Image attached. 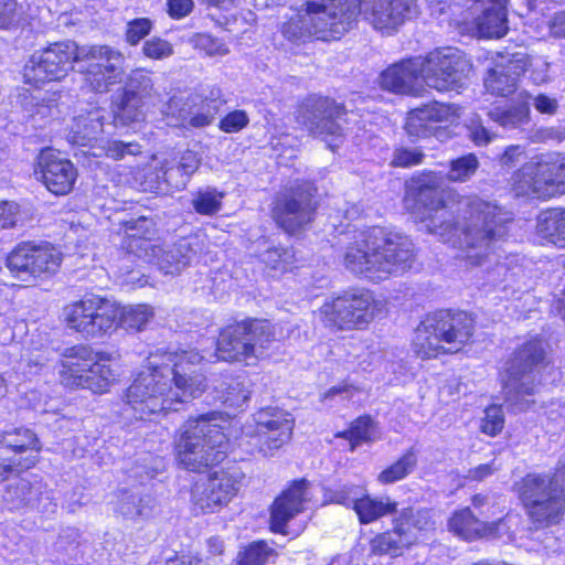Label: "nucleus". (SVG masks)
<instances>
[{
  "label": "nucleus",
  "mask_w": 565,
  "mask_h": 565,
  "mask_svg": "<svg viewBox=\"0 0 565 565\" xmlns=\"http://www.w3.org/2000/svg\"><path fill=\"white\" fill-rule=\"evenodd\" d=\"M440 185L436 173L422 180L417 193V204L424 210L422 221L429 233L458 246L470 265H481L505 235L507 217L497 205L478 196L448 193L444 200Z\"/></svg>",
  "instance_id": "obj_1"
},
{
  "label": "nucleus",
  "mask_w": 565,
  "mask_h": 565,
  "mask_svg": "<svg viewBox=\"0 0 565 565\" xmlns=\"http://www.w3.org/2000/svg\"><path fill=\"white\" fill-rule=\"evenodd\" d=\"M202 361L195 350L151 353L125 394L134 416L143 420L199 397L206 388L205 376L198 369Z\"/></svg>",
  "instance_id": "obj_2"
},
{
  "label": "nucleus",
  "mask_w": 565,
  "mask_h": 565,
  "mask_svg": "<svg viewBox=\"0 0 565 565\" xmlns=\"http://www.w3.org/2000/svg\"><path fill=\"white\" fill-rule=\"evenodd\" d=\"M414 258L408 236L376 226L354 236L344 249L343 265L356 276L380 281L408 270Z\"/></svg>",
  "instance_id": "obj_3"
},
{
  "label": "nucleus",
  "mask_w": 565,
  "mask_h": 565,
  "mask_svg": "<svg viewBox=\"0 0 565 565\" xmlns=\"http://www.w3.org/2000/svg\"><path fill=\"white\" fill-rule=\"evenodd\" d=\"M124 243L127 253L118 265L120 276L131 274V255L154 264L163 275L175 276L181 274L196 255L201 247L199 237H182L173 244H157L152 236L157 234L156 222L147 216L130 218L122 223Z\"/></svg>",
  "instance_id": "obj_4"
},
{
  "label": "nucleus",
  "mask_w": 565,
  "mask_h": 565,
  "mask_svg": "<svg viewBox=\"0 0 565 565\" xmlns=\"http://www.w3.org/2000/svg\"><path fill=\"white\" fill-rule=\"evenodd\" d=\"M358 0H308L306 9L284 22L282 35L301 43L311 38L329 41L339 39L356 19Z\"/></svg>",
  "instance_id": "obj_5"
},
{
  "label": "nucleus",
  "mask_w": 565,
  "mask_h": 565,
  "mask_svg": "<svg viewBox=\"0 0 565 565\" xmlns=\"http://www.w3.org/2000/svg\"><path fill=\"white\" fill-rule=\"evenodd\" d=\"M475 321L465 311L439 310L427 315L415 329L413 350L422 359L459 352L473 335Z\"/></svg>",
  "instance_id": "obj_6"
},
{
  "label": "nucleus",
  "mask_w": 565,
  "mask_h": 565,
  "mask_svg": "<svg viewBox=\"0 0 565 565\" xmlns=\"http://www.w3.org/2000/svg\"><path fill=\"white\" fill-rule=\"evenodd\" d=\"M548 364L543 341L539 338L525 341L514 351L508 361L503 393L515 411H524L534 403L530 397L537 392L541 373Z\"/></svg>",
  "instance_id": "obj_7"
},
{
  "label": "nucleus",
  "mask_w": 565,
  "mask_h": 565,
  "mask_svg": "<svg viewBox=\"0 0 565 565\" xmlns=\"http://www.w3.org/2000/svg\"><path fill=\"white\" fill-rule=\"evenodd\" d=\"M519 492L533 523L540 526L558 523L565 512V460L558 462L554 473H527Z\"/></svg>",
  "instance_id": "obj_8"
},
{
  "label": "nucleus",
  "mask_w": 565,
  "mask_h": 565,
  "mask_svg": "<svg viewBox=\"0 0 565 565\" xmlns=\"http://www.w3.org/2000/svg\"><path fill=\"white\" fill-rule=\"evenodd\" d=\"M226 449L225 434L209 415L189 419L175 443L179 463L192 471L221 462L226 456Z\"/></svg>",
  "instance_id": "obj_9"
},
{
  "label": "nucleus",
  "mask_w": 565,
  "mask_h": 565,
  "mask_svg": "<svg viewBox=\"0 0 565 565\" xmlns=\"http://www.w3.org/2000/svg\"><path fill=\"white\" fill-rule=\"evenodd\" d=\"M511 189L515 196L542 200L564 194L565 156H535L513 173Z\"/></svg>",
  "instance_id": "obj_10"
},
{
  "label": "nucleus",
  "mask_w": 565,
  "mask_h": 565,
  "mask_svg": "<svg viewBox=\"0 0 565 565\" xmlns=\"http://www.w3.org/2000/svg\"><path fill=\"white\" fill-rule=\"evenodd\" d=\"M60 371L61 382L70 388H87L96 394L105 393L116 381V374L105 363L104 354L88 345H75L64 352Z\"/></svg>",
  "instance_id": "obj_11"
},
{
  "label": "nucleus",
  "mask_w": 565,
  "mask_h": 565,
  "mask_svg": "<svg viewBox=\"0 0 565 565\" xmlns=\"http://www.w3.org/2000/svg\"><path fill=\"white\" fill-rule=\"evenodd\" d=\"M275 341L273 326L267 320H244L223 329L216 343V356L222 361L260 359Z\"/></svg>",
  "instance_id": "obj_12"
},
{
  "label": "nucleus",
  "mask_w": 565,
  "mask_h": 565,
  "mask_svg": "<svg viewBox=\"0 0 565 565\" xmlns=\"http://www.w3.org/2000/svg\"><path fill=\"white\" fill-rule=\"evenodd\" d=\"M385 309L367 290L347 291L329 299L318 310L321 322L334 330L363 329Z\"/></svg>",
  "instance_id": "obj_13"
},
{
  "label": "nucleus",
  "mask_w": 565,
  "mask_h": 565,
  "mask_svg": "<svg viewBox=\"0 0 565 565\" xmlns=\"http://www.w3.org/2000/svg\"><path fill=\"white\" fill-rule=\"evenodd\" d=\"M431 14L441 15L449 10L455 15L459 9L466 13L458 23L473 25L482 38H501L507 34L505 0H427Z\"/></svg>",
  "instance_id": "obj_14"
},
{
  "label": "nucleus",
  "mask_w": 565,
  "mask_h": 565,
  "mask_svg": "<svg viewBox=\"0 0 565 565\" xmlns=\"http://www.w3.org/2000/svg\"><path fill=\"white\" fill-rule=\"evenodd\" d=\"M119 305L109 299L90 296L65 308L70 329L85 337L99 338L118 328Z\"/></svg>",
  "instance_id": "obj_15"
},
{
  "label": "nucleus",
  "mask_w": 565,
  "mask_h": 565,
  "mask_svg": "<svg viewBox=\"0 0 565 565\" xmlns=\"http://www.w3.org/2000/svg\"><path fill=\"white\" fill-rule=\"evenodd\" d=\"M78 63L84 84L92 92L106 93L124 78L125 56L109 45L82 46Z\"/></svg>",
  "instance_id": "obj_16"
},
{
  "label": "nucleus",
  "mask_w": 565,
  "mask_h": 565,
  "mask_svg": "<svg viewBox=\"0 0 565 565\" xmlns=\"http://www.w3.org/2000/svg\"><path fill=\"white\" fill-rule=\"evenodd\" d=\"M81 47L73 41H65L35 52L24 65V82L40 87L47 82L61 81L78 62Z\"/></svg>",
  "instance_id": "obj_17"
},
{
  "label": "nucleus",
  "mask_w": 565,
  "mask_h": 565,
  "mask_svg": "<svg viewBox=\"0 0 565 565\" xmlns=\"http://www.w3.org/2000/svg\"><path fill=\"white\" fill-rule=\"evenodd\" d=\"M344 114V107L328 97L308 96L299 106L297 120L313 137L321 138L334 150L342 142L343 134L339 120Z\"/></svg>",
  "instance_id": "obj_18"
},
{
  "label": "nucleus",
  "mask_w": 565,
  "mask_h": 565,
  "mask_svg": "<svg viewBox=\"0 0 565 565\" xmlns=\"http://www.w3.org/2000/svg\"><path fill=\"white\" fill-rule=\"evenodd\" d=\"M470 67V62L458 49H438L420 57V78L438 92L452 90L461 86Z\"/></svg>",
  "instance_id": "obj_19"
},
{
  "label": "nucleus",
  "mask_w": 565,
  "mask_h": 565,
  "mask_svg": "<svg viewBox=\"0 0 565 565\" xmlns=\"http://www.w3.org/2000/svg\"><path fill=\"white\" fill-rule=\"evenodd\" d=\"M62 263V253L51 244L22 243L7 257V266L19 279L34 282L54 275Z\"/></svg>",
  "instance_id": "obj_20"
},
{
  "label": "nucleus",
  "mask_w": 565,
  "mask_h": 565,
  "mask_svg": "<svg viewBox=\"0 0 565 565\" xmlns=\"http://www.w3.org/2000/svg\"><path fill=\"white\" fill-rule=\"evenodd\" d=\"M317 189L310 182H297L281 193L275 202L273 217L288 233H296L308 225L316 212L313 198Z\"/></svg>",
  "instance_id": "obj_21"
},
{
  "label": "nucleus",
  "mask_w": 565,
  "mask_h": 565,
  "mask_svg": "<svg viewBox=\"0 0 565 565\" xmlns=\"http://www.w3.org/2000/svg\"><path fill=\"white\" fill-rule=\"evenodd\" d=\"M254 424H247L243 434L253 448L264 456H270L286 444L292 433L294 419L279 409H262L254 415Z\"/></svg>",
  "instance_id": "obj_22"
},
{
  "label": "nucleus",
  "mask_w": 565,
  "mask_h": 565,
  "mask_svg": "<svg viewBox=\"0 0 565 565\" xmlns=\"http://www.w3.org/2000/svg\"><path fill=\"white\" fill-rule=\"evenodd\" d=\"M221 102L201 95L186 98L172 97L168 102L164 116L167 124L185 130L202 129L211 126L220 113Z\"/></svg>",
  "instance_id": "obj_23"
},
{
  "label": "nucleus",
  "mask_w": 565,
  "mask_h": 565,
  "mask_svg": "<svg viewBox=\"0 0 565 565\" xmlns=\"http://www.w3.org/2000/svg\"><path fill=\"white\" fill-rule=\"evenodd\" d=\"M374 29L391 33L418 14L417 0H358L356 15Z\"/></svg>",
  "instance_id": "obj_24"
},
{
  "label": "nucleus",
  "mask_w": 565,
  "mask_h": 565,
  "mask_svg": "<svg viewBox=\"0 0 565 565\" xmlns=\"http://www.w3.org/2000/svg\"><path fill=\"white\" fill-rule=\"evenodd\" d=\"M239 480L225 470L214 471L205 480L195 482L192 502L203 513L214 512L226 505L237 493Z\"/></svg>",
  "instance_id": "obj_25"
},
{
  "label": "nucleus",
  "mask_w": 565,
  "mask_h": 565,
  "mask_svg": "<svg viewBox=\"0 0 565 565\" xmlns=\"http://www.w3.org/2000/svg\"><path fill=\"white\" fill-rule=\"evenodd\" d=\"M315 489L307 480L295 481L271 508L270 527L277 533H287V523L303 510V505L312 500Z\"/></svg>",
  "instance_id": "obj_26"
},
{
  "label": "nucleus",
  "mask_w": 565,
  "mask_h": 565,
  "mask_svg": "<svg viewBox=\"0 0 565 565\" xmlns=\"http://www.w3.org/2000/svg\"><path fill=\"white\" fill-rule=\"evenodd\" d=\"M36 173L47 190L57 195L68 193L77 175L74 164L51 149L41 152Z\"/></svg>",
  "instance_id": "obj_27"
},
{
  "label": "nucleus",
  "mask_w": 565,
  "mask_h": 565,
  "mask_svg": "<svg viewBox=\"0 0 565 565\" xmlns=\"http://www.w3.org/2000/svg\"><path fill=\"white\" fill-rule=\"evenodd\" d=\"M420 57L404 60L384 70L380 76L383 89L402 95H417L422 86Z\"/></svg>",
  "instance_id": "obj_28"
},
{
  "label": "nucleus",
  "mask_w": 565,
  "mask_h": 565,
  "mask_svg": "<svg viewBox=\"0 0 565 565\" xmlns=\"http://www.w3.org/2000/svg\"><path fill=\"white\" fill-rule=\"evenodd\" d=\"M458 107L434 102L411 110L405 129L409 136L427 137L431 134V124L449 122L459 117Z\"/></svg>",
  "instance_id": "obj_29"
},
{
  "label": "nucleus",
  "mask_w": 565,
  "mask_h": 565,
  "mask_svg": "<svg viewBox=\"0 0 565 565\" xmlns=\"http://www.w3.org/2000/svg\"><path fill=\"white\" fill-rule=\"evenodd\" d=\"M43 498H47L46 484L38 476L10 481L2 494L10 510L35 508Z\"/></svg>",
  "instance_id": "obj_30"
},
{
  "label": "nucleus",
  "mask_w": 565,
  "mask_h": 565,
  "mask_svg": "<svg viewBox=\"0 0 565 565\" xmlns=\"http://www.w3.org/2000/svg\"><path fill=\"white\" fill-rule=\"evenodd\" d=\"M526 65L523 56H513L505 62L495 64L484 77L486 89L497 96H508L514 93L520 77L526 71Z\"/></svg>",
  "instance_id": "obj_31"
},
{
  "label": "nucleus",
  "mask_w": 565,
  "mask_h": 565,
  "mask_svg": "<svg viewBox=\"0 0 565 565\" xmlns=\"http://www.w3.org/2000/svg\"><path fill=\"white\" fill-rule=\"evenodd\" d=\"M105 119V111L98 108L76 116L70 126L67 140L75 146L97 149L98 145L103 142Z\"/></svg>",
  "instance_id": "obj_32"
},
{
  "label": "nucleus",
  "mask_w": 565,
  "mask_h": 565,
  "mask_svg": "<svg viewBox=\"0 0 565 565\" xmlns=\"http://www.w3.org/2000/svg\"><path fill=\"white\" fill-rule=\"evenodd\" d=\"M40 449V441L36 435L29 428H13L0 435V456L7 458V463L10 462V459L17 463L32 461V465L29 467L31 468L35 465V458H21L20 456L28 450L39 451Z\"/></svg>",
  "instance_id": "obj_33"
},
{
  "label": "nucleus",
  "mask_w": 565,
  "mask_h": 565,
  "mask_svg": "<svg viewBox=\"0 0 565 565\" xmlns=\"http://www.w3.org/2000/svg\"><path fill=\"white\" fill-rule=\"evenodd\" d=\"M397 503L388 497H371L363 489V494L360 497L355 505V513L361 523L367 524L392 514L396 511Z\"/></svg>",
  "instance_id": "obj_34"
},
{
  "label": "nucleus",
  "mask_w": 565,
  "mask_h": 565,
  "mask_svg": "<svg viewBox=\"0 0 565 565\" xmlns=\"http://www.w3.org/2000/svg\"><path fill=\"white\" fill-rule=\"evenodd\" d=\"M536 228L541 237L555 246L565 248V211L552 209L542 212Z\"/></svg>",
  "instance_id": "obj_35"
},
{
  "label": "nucleus",
  "mask_w": 565,
  "mask_h": 565,
  "mask_svg": "<svg viewBox=\"0 0 565 565\" xmlns=\"http://www.w3.org/2000/svg\"><path fill=\"white\" fill-rule=\"evenodd\" d=\"M217 398L230 408L242 407L249 398L250 391L241 377L224 376L215 385Z\"/></svg>",
  "instance_id": "obj_36"
},
{
  "label": "nucleus",
  "mask_w": 565,
  "mask_h": 565,
  "mask_svg": "<svg viewBox=\"0 0 565 565\" xmlns=\"http://www.w3.org/2000/svg\"><path fill=\"white\" fill-rule=\"evenodd\" d=\"M449 531L463 540L482 537L487 530L484 522L476 518L469 508L456 511L448 521Z\"/></svg>",
  "instance_id": "obj_37"
},
{
  "label": "nucleus",
  "mask_w": 565,
  "mask_h": 565,
  "mask_svg": "<svg viewBox=\"0 0 565 565\" xmlns=\"http://www.w3.org/2000/svg\"><path fill=\"white\" fill-rule=\"evenodd\" d=\"M530 96L522 92L519 94V103L509 109L495 108L489 111V117L503 128H516L529 121L530 117Z\"/></svg>",
  "instance_id": "obj_38"
},
{
  "label": "nucleus",
  "mask_w": 565,
  "mask_h": 565,
  "mask_svg": "<svg viewBox=\"0 0 565 565\" xmlns=\"http://www.w3.org/2000/svg\"><path fill=\"white\" fill-rule=\"evenodd\" d=\"M153 310L148 305L119 306L118 327L130 331H141L152 319Z\"/></svg>",
  "instance_id": "obj_39"
},
{
  "label": "nucleus",
  "mask_w": 565,
  "mask_h": 565,
  "mask_svg": "<svg viewBox=\"0 0 565 565\" xmlns=\"http://www.w3.org/2000/svg\"><path fill=\"white\" fill-rule=\"evenodd\" d=\"M141 100L139 97L124 90L115 103L114 119L121 125L139 121L142 118Z\"/></svg>",
  "instance_id": "obj_40"
},
{
  "label": "nucleus",
  "mask_w": 565,
  "mask_h": 565,
  "mask_svg": "<svg viewBox=\"0 0 565 565\" xmlns=\"http://www.w3.org/2000/svg\"><path fill=\"white\" fill-rule=\"evenodd\" d=\"M260 262L273 274H282L290 270L296 262L291 248L271 247L259 255Z\"/></svg>",
  "instance_id": "obj_41"
},
{
  "label": "nucleus",
  "mask_w": 565,
  "mask_h": 565,
  "mask_svg": "<svg viewBox=\"0 0 565 565\" xmlns=\"http://www.w3.org/2000/svg\"><path fill=\"white\" fill-rule=\"evenodd\" d=\"M417 456L414 449L407 450L397 461L384 469L379 476L383 484L394 483L406 478L416 467Z\"/></svg>",
  "instance_id": "obj_42"
},
{
  "label": "nucleus",
  "mask_w": 565,
  "mask_h": 565,
  "mask_svg": "<svg viewBox=\"0 0 565 565\" xmlns=\"http://www.w3.org/2000/svg\"><path fill=\"white\" fill-rule=\"evenodd\" d=\"M375 425L370 417H360L351 424L348 430L337 434L349 440L350 449L353 451L362 443H369L375 439Z\"/></svg>",
  "instance_id": "obj_43"
},
{
  "label": "nucleus",
  "mask_w": 565,
  "mask_h": 565,
  "mask_svg": "<svg viewBox=\"0 0 565 565\" xmlns=\"http://www.w3.org/2000/svg\"><path fill=\"white\" fill-rule=\"evenodd\" d=\"M188 180L189 179L182 170L179 169V166L167 167V164H162L160 167V174L157 173L156 179L151 180L145 190L161 191L163 190L161 186L162 182H164L170 189L180 190L186 185Z\"/></svg>",
  "instance_id": "obj_44"
},
{
  "label": "nucleus",
  "mask_w": 565,
  "mask_h": 565,
  "mask_svg": "<svg viewBox=\"0 0 565 565\" xmlns=\"http://www.w3.org/2000/svg\"><path fill=\"white\" fill-rule=\"evenodd\" d=\"M124 90L140 99L152 96L154 94V87L150 72L141 68L131 71Z\"/></svg>",
  "instance_id": "obj_45"
},
{
  "label": "nucleus",
  "mask_w": 565,
  "mask_h": 565,
  "mask_svg": "<svg viewBox=\"0 0 565 565\" xmlns=\"http://www.w3.org/2000/svg\"><path fill=\"white\" fill-rule=\"evenodd\" d=\"M224 193L215 189L199 191L192 199V206L196 213L203 215H214L222 209Z\"/></svg>",
  "instance_id": "obj_46"
},
{
  "label": "nucleus",
  "mask_w": 565,
  "mask_h": 565,
  "mask_svg": "<svg viewBox=\"0 0 565 565\" xmlns=\"http://www.w3.org/2000/svg\"><path fill=\"white\" fill-rule=\"evenodd\" d=\"M478 167L479 161L473 153L462 156L450 162L447 179L452 182H465L476 173Z\"/></svg>",
  "instance_id": "obj_47"
},
{
  "label": "nucleus",
  "mask_w": 565,
  "mask_h": 565,
  "mask_svg": "<svg viewBox=\"0 0 565 565\" xmlns=\"http://www.w3.org/2000/svg\"><path fill=\"white\" fill-rule=\"evenodd\" d=\"M393 530L399 537V542H402L405 547H409L420 539L418 531L414 527L412 509H405L399 513V515L394 520Z\"/></svg>",
  "instance_id": "obj_48"
},
{
  "label": "nucleus",
  "mask_w": 565,
  "mask_h": 565,
  "mask_svg": "<svg viewBox=\"0 0 565 565\" xmlns=\"http://www.w3.org/2000/svg\"><path fill=\"white\" fill-rule=\"evenodd\" d=\"M373 554H391L397 555L402 550L406 548L394 530L376 535L370 543Z\"/></svg>",
  "instance_id": "obj_49"
},
{
  "label": "nucleus",
  "mask_w": 565,
  "mask_h": 565,
  "mask_svg": "<svg viewBox=\"0 0 565 565\" xmlns=\"http://www.w3.org/2000/svg\"><path fill=\"white\" fill-rule=\"evenodd\" d=\"M97 150H100L105 156L114 160H121L127 154L136 156L141 151L137 142L106 140L105 138H103V142L98 145Z\"/></svg>",
  "instance_id": "obj_50"
},
{
  "label": "nucleus",
  "mask_w": 565,
  "mask_h": 565,
  "mask_svg": "<svg viewBox=\"0 0 565 565\" xmlns=\"http://www.w3.org/2000/svg\"><path fill=\"white\" fill-rule=\"evenodd\" d=\"M273 550L263 542L250 544L239 553L238 565H265Z\"/></svg>",
  "instance_id": "obj_51"
},
{
  "label": "nucleus",
  "mask_w": 565,
  "mask_h": 565,
  "mask_svg": "<svg viewBox=\"0 0 565 565\" xmlns=\"http://www.w3.org/2000/svg\"><path fill=\"white\" fill-rule=\"evenodd\" d=\"M150 499L143 498L137 494H125L120 501V513L127 518L143 516L147 515Z\"/></svg>",
  "instance_id": "obj_52"
},
{
  "label": "nucleus",
  "mask_w": 565,
  "mask_h": 565,
  "mask_svg": "<svg viewBox=\"0 0 565 565\" xmlns=\"http://www.w3.org/2000/svg\"><path fill=\"white\" fill-rule=\"evenodd\" d=\"M363 487L354 484L340 486L330 492L329 502L352 507L355 509L356 502L363 494Z\"/></svg>",
  "instance_id": "obj_53"
},
{
  "label": "nucleus",
  "mask_w": 565,
  "mask_h": 565,
  "mask_svg": "<svg viewBox=\"0 0 565 565\" xmlns=\"http://www.w3.org/2000/svg\"><path fill=\"white\" fill-rule=\"evenodd\" d=\"M503 426L504 416L500 406L492 405L484 409V416L480 426L482 433L489 436H497L502 431Z\"/></svg>",
  "instance_id": "obj_54"
},
{
  "label": "nucleus",
  "mask_w": 565,
  "mask_h": 565,
  "mask_svg": "<svg viewBox=\"0 0 565 565\" xmlns=\"http://www.w3.org/2000/svg\"><path fill=\"white\" fill-rule=\"evenodd\" d=\"M58 94L54 93L52 97L47 99L38 100L35 104L28 109L30 117H32L36 122L45 121L49 118L55 117L58 114L57 109V98Z\"/></svg>",
  "instance_id": "obj_55"
},
{
  "label": "nucleus",
  "mask_w": 565,
  "mask_h": 565,
  "mask_svg": "<svg viewBox=\"0 0 565 565\" xmlns=\"http://www.w3.org/2000/svg\"><path fill=\"white\" fill-rule=\"evenodd\" d=\"M192 43L195 49L203 51L209 56H223L228 53L226 45L210 34H196L193 36Z\"/></svg>",
  "instance_id": "obj_56"
},
{
  "label": "nucleus",
  "mask_w": 565,
  "mask_h": 565,
  "mask_svg": "<svg viewBox=\"0 0 565 565\" xmlns=\"http://www.w3.org/2000/svg\"><path fill=\"white\" fill-rule=\"evenodd\" d=\"M142 53L152 60H163L173 54V45L167 40L153 36L143 43Z\"/></svg>",
  "instance_id": "obj_57"
},
{
  "label": "nucleus",
  "mask_w": 565,
  "mask_h": 565,
  "mask_svg": "<svg viewBox=\"0 0 565 565\" xmlns=\"http://www.w3.org/2000/svg\"><path fill=\"white\" fill-rule=\"evenodd\" d=\"M152 29V21L148 18H139L127 23L126 41L130 45L138 44Z\"/></svg>",
  "instance_id": "obj_58"
},
{
  "label": "nucleus",
  "mask_w": 565,
  "mask_h": 565,
  "mask_svg": "<svg viewBox=\"0 0 565 565\" xmlns=\"http://www.w3.org/2000/svg\"><path fill=\"white\" fill-rule=\"evenodd\" d=\"M467 128L468 136L476 146H487L495 138V134L483 126L479 116H473Z\"/></svg>",
  "instance_id": "obj_59"
},
{
  "label": "nucleus",
  "mask_w": 565,
  "mask_h": 565,
  "mask_svg": "<svg viewBox=\"0 0 565 565\" xmlns=\"http://www.w3.org/2000/svg\"><path fill=\"white\" fill-rule=\"evenodd\" d=\"M249 122V117L245 110H233L223 117L218 124V128L226 132L233 134L244 129Z\"/></svg>",
  "instance_id": "obj_60"
},
{
  "label": "nucleus",
  "mask_w": 565,
  "mask_h": 565,
  "mask_svg": "<svg viewBox=\"0 0 565 565\" xmlns=\"http://www.w3.org/2000/svg\"><path fill=\"white\" fill-rule=\"evenodd\" d=\"M424 153L418 148H399L394 151L392 164L401 168H409L422 163Z\"/></svg>",
  "instance_id": "obj_61"
},
{
  "label": "nucleus",
  "mask_w": 565,
  "mask_h": 565,
  "mask_svg": "<svg viewBox=\"0 0 565 565\" xmlns=\"http://www.w3.org/2000/svg\"><path fill=\"white\" fill-rule=\"evenodd\" d=\"M20 206L14 201H0V230L15 227L20 221Z\"/></svg>",
  "instance_id": "obj_62"
},
{
  "label": "nucleus",
  "mask_w": 565,
  "mask_h": 565,
  "mask_svg": "<svg viewBox=\"0 0 565 565\" xmlns=\"http://www.w3.org/2000/svg\"><path fill=\"white\" fill-rule=\"evenodd\" d=\"M412 520L414 527L423 536L435 529V520L430 510H414L412 509Z\"/></svg>",
  "instance_id": "obj_63"
},
{
  "label": "nucleus",
  "mask_w": 565,
  "mask_h": 565,
  "mask_svg": "<svg viewBox=\"0 0 565 565\" xmlns=\"http://www.w3.org/2000/svg\"><path fill=\"white\" fill-rule=\"evenodd\" d=\"M511 523H512V518L509 515H507L505 518L499 519L495 522H491V523L484 522L487 530L483 531L482 537L498 539V537H503L504 535H507L508 539H511V534H510Z\"/></svg>",
  "instance_id": "obj_64"
}]
</instances>
